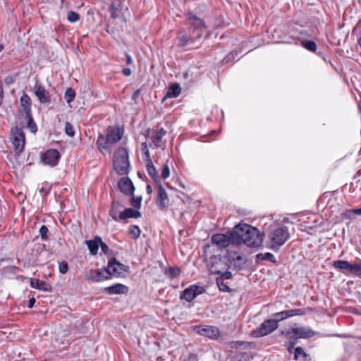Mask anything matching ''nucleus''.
<instances>
[{
	"label": "nucleus",
	"mask_w": 361,
	"mask_h": 361,
	"mask_svg": "<svg viewBox=\"0 0 361 361\" xmlns=\"http://www.w3.org/2000/svg\"><path fill=\"white\" fill-rule=\"evenodd\" d=\"M233 242L235 244H245L248 247H259L262 243V235L259 231L248 224L236 226L233 232Z\"/></svg>",
	"instance_id": "1"
},
{
	"label": "nucleus",
	"mask_w": 361,
	"mask_h": 361,
	"mask_svg": "<svg viewBox=\"0 0 361 361\" xmlns=\"http://www.w3.org/2000/svg\"><path fill=\"white\" fill-rule=\"evenodd\" d=\"M268 238L270 247L274 250H279L290 238L288 228L286 226L273 228L269 233Z\"/></svg>",
	"instance_id": "2"
},
{
	"label": "nucleus",
	"mask_w": 361,
	"mask_h": 361,
	"mask_svg": "<svg viewBox=\"0 0 361 361\" xmlns=\"http://www.w3.org/2000/svg\"><path fill=\"white\" fill-rule=\"evenodd\" d=\"M188 20L190 25L193 28V32L189 37L182 36V47L190 45L196 39L200 38L204 33V30H206L205 25L202 19L195 16H190Z\"/></svg>",
	"instance_id": "3"
},
{
	"label": "nucleus",
	"mask_w": 361,
	"mask_h": 361,
	"mask_svg": "<svg viewBox=\"0 0 361 361\" xmlns=\"http://www.w3.org/2000/svg\"><path fill=\"white\" fill-rule=\"evenodd\" d=\"M113 166L119 175L128 173L130 161L128 152L126 148L119 147L115 151L113 156Z\"/></svg>",
	"instance_id": "4"
},
{
	"label": "nucleus",
	"mask_w": 361,
	"mask_h": 361,
	"mask_svg": "<svg viewBox=\"0 0 361 361\" xmlns=\"http://www.w3.org/2000/svg\"><path fill=\"white\" fill-rule=\"evenodd\" d=\"M166 135V130L159 126L146 131V137L149 140V145L156 148L163 147L165 142L163 140Z\"/></svg>",
	"instance_id": "5"
},
{
	"label": "nucleus",
	"mask_w": 361,
	"mask_h": 361,
	"mask_svg": "<svg viewBox=\"0 0 361 361\" xmlns=\"http://www.w3.org/2000/svg\"><path fill=\"white\" fill-rule=\"evenodd\" d=\"M11 142L16 154H20L24 150L25 135L21 128L16 126L11 130Z\"/></svg>",
	"instance_id": "6"
},
{
	"label": "nucleus",
	"mask_w": 361,
	"mask_h": 361,
	"mask_svg": "<svg viewBox=\"0 0 361 361\" xmlns=\"http://www.w3.org/2000/svg\"><path fill=\"white\" fill-rule=\"evenodd\" d=\"M207 267L211 273L218 274L229 269L228 263L220 255L209 257Z\"/></svg>",
	"instance_id": "7"
},
{
	"label": "nucleus",
	"mask_w": 361,
	"mask_h": 361,
	"mask_svg": "<svg viewBox=\"0 0 361 361\" xmlns=\"http://www.w3.org/2000/svg\"><path fill=\"white\" fill-rule=\"evenodd\" d=\"M276 320L272 319L264 321L258 328L252 331V336L255 338L265 336L272 333L278 328Z\"/></svg>",
	"instance_id": "8"
},
{
	"label": "nucleus",
	"mask_w": 361,
	"mask_h": 361,
	"mask_svg": "<svg viewBox=\"0 0 361 361\" xmlns=\"http://www.w3.org/2000/svg\"><path fill=\"white\" fill-rule=\"evenodd\" d=\"M128 271V267L118 262L115 257H112L108 263L105 271L109 274V279L111 276H118L123 274V272Z\"/></svg>",
	"instance_id": "9"
},
{
	"label": "nucleus",
	"mask_w": 361,
	"mask_h": 361,
	"mask_svg": "<svg viewBox=\"0 0 361 361\" xmlns=\"http://www.w3.org/2000/svg\"><path fill=\"white\" fill-rule=\"evenodd\" d=\"M194 331L195 333L211 339H216L220 335L219 329L214 326H197L194 327Z\"/></svg>",
	"instance_id": "10"
},
{
	"label": "nucleus",
	"mask_w": 361,
	"mask_h": 361,
	"mask_svg": "<svg viewBox=\"0 0 361 361\" xmlns=\"http://www.w3.org/2000/svg\"><path fill=\"white\" fill-rule=\"evenodd\" d=\"M60 157V153L57 149H51L42 154V160L44 164L55 166L57 165Z\"/></svg>",
	"instance_id": "11"
},
{
	"label": "nucleus",
	"mask_w": 361,
	"mask_h": 361,
	"mask_svg": "<svg viewBox=\"0 0 361 361\" xmlns=\"http://www.w3.org/2000/svg\"><path fill=\"white\" fill-rule=\"evenodd\" d=\"M212 241L213 244L216 245L219 248H225L228 247L231 243L235 244L233 242L232 233L231 234V237L221 233L214 234L212 237Z\"/></svg>",
	"instance_id": "12"
},
{
	"label": "nucleus",
	"mask_w": 361,
	"mask_h": 361,
	"mask_svg": "<svg viewBox=\"0 0 361 361\" xmlns=\"http://www.w3.org/2000/svg\"><path fill=\"white\" fill-rule=\"evenodd\" d=\"M35 95L38 98L41 103H49L51 101L49 92L41 84L36 82L33 87Z\"/></svg>",
	"instance_id": "13"
},
{
	"label": "nucleus",
	"mask_w": 361,
	"mask_h": 361,
	"mask_svg": "<svg viewBox=\"0 0 361 361\" xmlns=\"http://www.w3.org/2000/svg\"><path fill=\"white\" fill-rule=\"evenodd\" d=\"M288 335L293 334L298 338H309L314 336V331L309 327H297L293 328L288 331Z\"/></svg>",
	"instance_id": "14"
},
{
	"label": "nucleus",
	"mask_w": 361,
	"mask_h": 361,
	"mask_svg": "<svg viewBox=\"0 0 361 361\" xmlns=\"http://www.w3.org/2000/svg\"><path fill=\"white\" fill-rule=\"evenodd\" d=\"M123 130L117 126H109L106 129V136L110 145L118 142L123 136Z\"/></svg>",
	"instance_id": "15"
},
{
	"label": "nucleus",
	"mask_w": 361,
	"mask_h": 361,
	"mask_svg": "<svg viewBox=\"0 0 361 361\" xmlns=\"http://www.w3.org/2000/svg\"><path fill=\"white\" fill-rule=\"evenodd\" d=\"M204 288L198 286H191L189 288H185L182 293V299L184 298L185 300L190 302L192 300L198 295L202 293Z\"/></svg>",
	"instance_id": "16"
},
{
	"label": "nucleus",
	"mask_w": 361,
	"mask_h": 361,
	"mask_svg": "<svg viewBox=\"0 0 361 361\" xmlns=\"http://www.w3.org/2000/svg\"><path fill=\"white\" fill-rule=\"evenodd\" d=\"M156 202L161 209H165L169 205L168 195L165 189L160 185L157 187V197Z\"/></svg>",
	"instance_id": "17"
},
{
	"label": "nucleus",
	"mask_w": 361,
	"mask_h": 361,
	"mask_svg": "<svg viewBox=\"0 0 361 361\" xmlns=\"http://www.w3.org/2000/svg\"><path fill=\"white\" fill-rule=\"evenodd\" d=\"M86 279L92 281H101L109 279V274L102 269H91L85 276Z\"/></svg>",
	"instance_id": "18"
},
{
	"label": "nucleus",
	"mask_w": 361,
	"mask_h": 361,
	"mask_svg": "<svg viewBox=\"0 0 361 361\" xmlns=\"http://www.w3.org/2000/svg\"><path fill=\"white\" fill-rule=\"evenodd\" d=\"M118 186L121 191L126 195H133L135 188L132 181L128 178H122L118 181Z\"/></svg>",
	"instance_id": "19"
},
{
	"label": "nucleus",
	"mask_w": 361,
	"mask_h": 361,
	"mask_svg": "<svg viewBox=\"0 0 361 361\" xmlns=\"http://www.w3.org/2000/svg\"><path fill=\"white\" fill-rule=\"evenodd\" d=\"M20 108L19 109V113L21 116L27 115L29 116L31 114V99L30 97L24 94L20 99Z\"/></svg>",
	"instance_id": "20"
},
{
	"label": "nucleus",
	"mask_w": 361,
	"mask_h": 361,
	"mask_svg": "<svg viewBox=\"0 0 361 361\" xmlns=\"http://www.w3.org/2000/svg\"><path fill=\"white\" fill-rule=\"evenodd\" d=\"M333 266L334 268L340 270L345 275L352 274L353 264L346 260L334 261Z\"/></svg>",
	"instance_id": "21"
},
{
	"label": "nucleus",
	"mask_w": 361,
	"mask_h": 361,
	"mask_svg": "<svg viewBox=\"0 0 361 361\" xmlns=\"http://www.w3.org/2000/svg\"><path fill=\"white\" fill-rule=\"evenodd\" d=\"M111 16L116 18L123 15L124 9L123 0H113L111 4Z\"/></svg>",
	"instance_id": "22"
},
{
	"label": "nucleus",
	"mask_w": 361,
	"mask_h": 361,
	"mask_svg": "<svg viewBox=\"0 0 361 361\" xmlns=\"http://www.w3.org/2000/svg\"><path fill=\"white\" fill-rule=\"evenodd\" d=\"M105 291L110 294H126L128 291V288L121 283H116L111 286L105 288Z\"/></svg>",
	"instance_id": "23"
},
{
	"label": "nucleus",
	"mask_w": 361,
	"mask_h": 361,
	"mask_svg": "<svg viewBox=\"0 0 361 361\" xmlns=\"http://www.w3.org/2000/svg\"><path fill=\"white\" fill-rule=\"evenodd\" d=\"M180 94V87L179 83H173L169 86L167 92L162 99V102H164L169 98L177 97Z\"/></svg>",
	"instance_id": "24"
},
{
	"label": "nucleus",
	"mask_w": 361,
	"mask_h": 361,
	"mask_svg": "<svg viewBox=\"0 0 361 361\" xmlns=\"http://www.w3.org/2000/svg\"><path fill=\"white\" fill-rule=\"evenodd\" d=\"M102 243V238L99 236H96L93 240H89L85 241V244L90 250V252L95 255L98 253L99 246Z\"/></svg>",
	"instance_id": "25"
},
{
	"label": "nucleus",
	"mask_w": 361,
	"mask_h": 361,
	"mask_svg": "<svg viewBox=\"0 0 361 361\" xmlns=\"http://www.w3.org/2000/svg\"><path fill=\"white\" fill-rule=\"evenodd\" d=\"M141 216L140 212L135 210L131 208L126 209L123 212H121L119 214L118 220H124L128 218H139Z\"/></svg>",
	"instance_id": "26"
},
{
	"label": "nucleus",
	"mask_w": 361,
	"mask_h": 361,
	"mask_svg": "<svg viewBox=\"0 0 361 361\" xmlns=\"http://www.w3.org/2000/svg\"><path fill=\"white\" fill-rule=\"evenodd\" d=\"M122 207L123 205L119 201L114 200L112 202L111 208L109 212V214L114 220L118 221L119 215H118V214H120V210Z\"/></svg>",
	"instance_id": "27"
},
{
	"label": "nucleus",
	"mask_w": 361,
	"mask_h": 361,
	"mask_svg": "<svg viewBox=\"0 0 361 361\" xmlns=\"http://www.w3.org/2000/svg\"><path fill=\"white\" fill-rule=\"evenodd\" d=\"M97 145L98 149L102 152L103 149H109L111 145L108 141L106 135H99L97 138Z\"/></svg>",
	"instance_id": "28"
},
{
	"label": "nucleus",
	"mask_w": 361,
	"mask_h": 361,
	"mask_svg": "<svg viewBox=\"0 0 361 361\" xmlns=\"http://www.w3.org/2000/svg\"><path fill=\"white\" fill-rule=\"evenodd\" d=\"M22 116L27 121L26 127L31 133H35L37 131V126L32 118V114H30L29 116L24 115Z\"/></svg>",
	"instance_id": "29"
},
{
	"label": "nucleus",
	"mask_w": 361,
	"mask_h": 361,
	"mask_svg": "<svg viewBox=\"0 0 361 361\" xmlns=\"http://www.w3.org/2000/svg\"><path fill=\"white\" fill-rule=\"evenodd\" d=\"M309 355L305 352L302 347H296L294 350V359L295 360L305 361Z\"/></svg>",
	"instance_id": "30"
},
{
	"label": "nucleus",
	"mask_w": 361,
	"mask_h": 361,
	"mask_svg": "<svg viewBox=\"0 0 361 361\" xmlns=\"http://www.w3.org/2000/svg\"><path fill=\"white\" fill-rule=\"evenodd\" d=\"M146 169L147 171V173L152 178H157V172L156 170V168L154 167L152 160L151 158H149L148 160H146Z\"/></svg>",
	"instance_id": "31"
},
{
	"label": "nucleus",
	"mask_w": 361,
	"mask_h": 361,
	"mask_svg": "<svg viewBox=\"0 0 361 361\" xmlns=\"http://www.w3.org/2000/svg\"><path fill=\"white\" fill-rule=\"evenodd\" d=\"M258 260H267L272 262H276L274 255L270 252L259 253L256 256Z\"/></svg>",
	"instance_id": "32"
},
{
	"label": "nucleus",
	"mask_w": 361,
	"mask_h": 361,
	"mask_svg": "<svg viewBox=\"0 0 361 361\" xmlns=\"http://www.w3.org/2000/svg\"><path fill=\"white\" fill-rule=\"evenodd\" d=\"M30 286L32 288H37V289H39V290H48V288H47L48 285H47V283L45 281H43L36 280L35 282L32 281L31 283H30Z\"/></svg>",
	"instance_id": "33"
},
{
	"label": "nucleus",
	"mask_w": 361,
	"mask_h": 361,
	"mask_svg": "<svg viewBox=\"0 0 361 361\" xmlns=\"http://www.w3.org/2000/svg\"><path fill=\"white\" fill-rule=\"evenodd\" d=\"M216 284L219 288V290L222 292H230L231 289L222 280V278H216Z\"/></svg>",
	"instance_id": "34"
},
{
	"label": "nucleus",
	"mask_w": 361,
	"mask_h": 361,
	"mask_svg": "<svg viewBox=\"0 0 361 361\" xmlns=\"http://www.w3.org/2000/svg\"><path fill=\"white\" fill-rule=\"evenodd\" d=\"M302 46L309 51H314L317 49V44L312 40H303L302 42Z\"/></svg>",
	"instance_id": "35"
},
{
	"label": "nucleus",
	"mask_w": 361,
	"mask_h": 361,
	"mask_svg": "<svg viewBox=\"0 0 361 361\" xmlns=\"http://www.w3.org/2000/svg\"><path fill=\"white\" fill-rule=\"evenodd\" d=\"M273 317H274V319H272L276 320V324H278V322L280 321H282V320H284L285 319L288 318L286 310L276 312V313L274 314Z\"/></svg>",
	"instance_id": "36"
},
{
	"label": "nucleus",
	"mask_w": 361,
	"mask_h": 361,
	"mask_svg": "<svg viewBox=\"0 0 361 361\" xmlns=\"http://www.w3.org/2000/svg\"><path fill=\"white\" fill-rule=\"evenodd\" d=\"M75 96V92L72 88H68L65 92V99L68 103L71 102Z\"/></svg>",
	"instance_id": "37"
},
{
	"label": "nucleus",
	"mask_w": 361,
	"mask_h": 361,
	"mask_svg": "<svg viewBox=\"0 0 361 361\" xmlns=\"http://www.w3.org/2000/svg\"><path fill=\"white\" fill-rule=\"evenodd\" d=\"M180 269L178 268H169L166 270V274L170 278L173 279L177 277L180 274Z\"/></svg>",
	"instance_id": "38"
},
{
	"label": "nucleus",
	"mask_w": 361,
	"mask_h": 361,
	"mask_svg": "<svg viewBox=\"0 0 361 361\" xmlns=\"http://www.w3.org/2000/svg\"><path fill=\"white\" fill-rule=\"evenodd\" d=\"M352 275L361 276V262L360 263L353 264Z\"/></svg>",
	"instance_id": "39"
},
{
	"label": "nucleus",
	"mask_w": 361,
	"mask_h": 361,
	"mask_svg": "<svg viewBox=\"0 0 361 361\" xmlns=\"http://www.w3.org/2000/svg\"><path fill=\"white\" fill-rule=\"evenodd\" d=\"M129 232L134 239H137L140 235V230L137 226H131Z\"/></svg>",
	"instance_id": "40"
},
{
	"label": "nucleus",
	"mask_w": 361,
	"mask_h": 361,
	"mask_svg": "<svg viewBox=\"0 0 361 361\" xmlns=\"http://www.w3.org/2000/svg\"><path fill=\"white\" fill-rule=\"evenodd\" d=\"M65 133L66 135H68L70 137H73L75 135V131L73 129V125L69 123L66 122L65 125Z\"/></svg>",
	"instance_id": "41"
},
{
	"label": "nucleus",
	"mask_w": 361,
	"mask_h": 361,
	"mask_svg": "<svg viewBox=\"0 0 361 361\" xmlns=\"http://www.w3.org/2000/svg\"><path fill=\"white\" fill-rule=\"evenodd\" d=\"M67 18L70 22L73 23L79 20L80 16L78 13L71 11L68 13Z\"/></svg>",
	"instance_id": "42"
},
{
	"label": "nucleus",
	"mask_w": 361,
	"mask_h": 361,
	"mask_svg": "<svg viewBox=\"0 0 361 361\" xmlns=\"http://www.w3.org/2000/svg\"><path fill=\"white\" fill-rule=\"evenodd\" d=\"M141 201L142 198L140 197L135 198L133 196L130 199V204L134 208L139 209L141 206Z\"/></svg>",
	"instance_id": "43"
},
{
	"label": "nucleus",
	"mask_w": 361,
	"mask_h": 361,
	"mask_svg": "<svg viewBox=\"0 0 361 361\" xmlns=\"http://www.w3.org/2000/svg\"><path fill=\"white\" fill-rule=\"evenodd\" d=\"M49 232L48 228L45 225H42L39 228V233L42 240H47Z\"/></svg>",
	"instance_id": "44"
},
{
	"label": "nucleus",
	"mask_w": 361,
	"mask_h": 361,
	"mask_svg": "<svg viewBox=\"0 0 361 361\" xmlns=\"http://www.w3.org/2000/svg\"><path fill=\"white\" fill-rule=\"evenodd\" d=\"M141 151L145 155L146 160H148L149 158H151L148 149V144L147 142H142L141 145Z\"/></svg>",
	"instance_id": "45"
},
{
	"label": "nucleus",
	"mask_w": 361,
	"mask_h": 361,
	"mask_svg": "<svg viewBox=\"0 0 361 361\" xmlns=\"http://www.w3.org/2000/svg\"><path fill=\"white\" fill-rule=\"evenodd\" d=\"M59 271L61 274H64L67 273V271H68V264L67 262H66V261L61 262L59 263Z\"/></svg>",
	"instance_id": "46"
},
{
	"label": "nucleus",
	"mask_w": 361,
	"mask_h": 361,
	"mask_svg": "<svg viewBox=\"0 0 361 361\" xmlns=\"http://www.w3.org/2000/svg\"><path fill=\"white\" fill-rule=\"evenodd\" d=\"M170 171L167 164H165L161 171V177L163 179H166L169 176Z\"/></svg>",
	"instance_id": "47"
},
{
	"label": "nucleus",
	"mask_w": 361,
	"mask_h": 361,
	"mask_svg": "<svg viewBox=\"0 0 361 361\" xmlns=\"http://www.w3.org/2000/svg\"><path fill=\"white\" fill-rule=\"evenodd\" d=\"M99 245L101 246L102 252L105 255H111V250L109 249V246L106 243H104L102 240Z\"/></svg>",
	"instance_id": "48"
},
{
	"label": "nucleus",
	"mask_w": 361,
	"mask_h": 361,
	"mask_svg": "<svg viewBox=\"0 0 361 361\" xmlns=\"http://www.w3.org/2000/svg\"><path fill=\"white\" fill-rule=\"evenodd\" d=\"M219 274L220 275V276H219L218 278H222V280L224 281L225 279H229L232 277V274L228 271V269Z\"/></svg>",
	"instance_id": "49"
},
{
	"label": "nucleus",
	"mask_w": 361,
	"mask_h": 361,
	"mask_svg": "<svg viewBox=\"0 0 361 361\" xmlns=\"http://www.w3.org/2000/svg\"><path fill=\"white\" fill-rule=\"evenodd\" d=\"M237 54V52H231L229 53L224 59V61L227 63L231 59H233L235 58V56Z\"/></svg>",
	"instance_id": "50"
},
{
	"label": "nucleus",
	"mask_w": 361,
	"mask_h": 361,
	"mask_svg": "<svg viewBox=\"0 0 361 361\" xmlns=\"http://www.w3.org/2000/svg\"><path fill=\"white\" fill-rule=\"evenodd\" d=\"M184 361H198L197 355L194 353H190L188 356V357Z\"/></svg>",
	"instance_id": "51"
},
{
	"label": "nucleus",
	"mask_w": 361,
	"mask_h": 361,
	"mask_svg": "<svg viewBox=\"0 0 361 361\" xmlns=\"http://www.w3.org/2000/svg\"><path fill=\"white\" fill-rule=\"evenodd\" d=\"M348 214H357V215H361V208L349 210V211H348Z\"/></svg>",
	"instance_id": "52"
},
{
	"label": "nucleus",
	"mask_w": 361,
	"mask_h": 361,
	"mask_svg": "<svg viewBox=\"0 0 361 361\" xmlns=\"http://www.w3.org/2000/svg\"><path fill=\"white\" fill-rule=\"evenodd\" d=\"M13 78L12 76H7L4 79V82L6 83V84H11L13 82Z\"/></svg>",
	"instance_id": "53"
},
{
	"label": "nucleus",
	"mask_w": 361,
	"mask_h": 361,
	"mask_svg": "<svg viewBox=\"0 0 361 361\" xmlns=\"http://www.w3.org/2000/svg\"><path fill=\"white\" fill-rule=\"evenodd\" d=\"M295 316L296 315H304L306 312L302 309H295Z\"/></svg>",
	"instance_id": "54"
},
{
	"label": "nucleus",
	"mask_w": 361,
	"mask_h": 361,
	"mask_svg": "<svg viewBox=\"0 0 361 361\" xmlns=\"http://www.w3.org/2000/svg\"><path fill=\"white\" fill-rule=\"evenodd\" d=\"M35 303V299L34 298H32L28 301L27 307L29 308H32L34 306Z\"/></svg>",
	"instance_id": "55"
},
{
	"label": "nucleus",
	"mask_w": 361,
	"mask_h": 361,
	"mask_svg": "<svg viewBox=\"0 0 361 361\" xmlns=\"http://www.w3.org/2000/svg\"><path fill=\"white\" fill-rule=\"evenodd\" d=\"M122 72L126 76H129L131 74V70L128 68H123Z\"/></svg>",
	"instance_id": "56"
},
{
	"label": "nucleus",
	"mask_w": 361,
	"mask_h": 361,
	"mask_svg": "<svg viewBox=\"0 0 361 361\" xmlns=\"http://www.w3.org/2000/svg\"><path fill=\"white\" fill-rule=\"evenodd\" d=\"M140 90H137L135 92H134V93L133 94V96H132V99L133 100H135L140 95Z\"/></svg>",
	"instance_id": "57"
},
{
	"label": "nucleus",
	"mask_w": 361,
	"mask_h": 361,
	"mask_svg": "<svg viewBox=\"0 0 361 361\" xmlns=\"http://www.w3.org/2000/svg\"><path fill=\"white\" fill-rule=\"evenodd\" d=\"M287 311V314H288V317H293V316H295V309H293V310H286Z\"/></svg>",
	"instance_id": "58"
},
{
	"label": "nucleus",
	"mask_w": 361,
	"mask_h": 361,
	"mask_svg": "<svg viewBox=\"0 0 361 361\" xmlns=\"http://www.w3.org/2000/svg\"><path fill=\"white\" fill-rule=\"evenodd\" d=\"M126 63L128 65H130L132 63V59H131L130 56L128 54H126Z\"/></svg>",
	"instance_id": "59"
},
{
	"label": "nucleus",
	"mask_w": 361,
	"mask_h": 361,
	"mask_svg": "<svg viewBox=\"0 0 361 361\" xmlns=\"http://www.w3.org/2000/svg\"><path fill=\"white\" fill-rule=\"evenodd\" d=\"M147 192L148 194H151L152 192V188L149 185H147Z\"/></svg>",
	"instance_id": "60"
},
{
	"label": "nucleus",
	"mask_w": 361,
	"mask_h": 361,
	"mask_svg": "<svg viewBox=\"0 0 361 361\" xmlns=\"http://www.w3.org/2000/svg\"><path fill=\"white\" fill-rule=\"evenodd\" d=\"M2 98H3V89H2L1 86L0 85V102H2Z\"/></svg>",
	"instance_id": "61"
},
{
	"label": "nucleus",
	"mask_w": 361,
	"mask_h": 361,
	"mask_svg": "<svg viewBox=\"0 0 361 361\" xmlns=\"http://www.w3.org/2000/svg\"><path fill=\"white\" fill-rule=\"evenodd\" d=\"M183 78H189V72H185V73L183 74Z\"/></svg>",
	"instance_id": "62"
},
{
	"label": "nucleus",
	"mask_w": 361,
	"mask_h": 361,
	"mask_svg": "<svg viewBox=\"0 0 361 361\" xmlns=\"http://www.w3.org/2000/svg\"><path fill=\"white\" fill-rule=\"evenodd\" d=\"M235 259L238 260V261H240V260L243 259V257L241 256H237Z\"/></svg>",
	"instance_id": "63"
},
{
	"label": "nucleus",
	"mask_w": 361,
	"mask_h": 361,
	"mask_svg": "<svg viewBox=\"0 0 361 361\" xmlns=\"http://www.w3.org/2000/svg\"><path fill=\"white\" fill-rule=\"evenodd\" d=\"M358 44H359V46H360V48H361V37H360L359 38V39H358Z\"/></svg>",
	"instance_id": "64"
}]
</instances>
